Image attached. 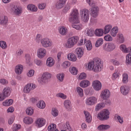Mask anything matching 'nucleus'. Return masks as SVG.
I'll return each mask as SVG.
<instances>
[{
	"mask_svg": "<svg viewBox=\"0 0 131 131\" xmlns=\"http://www.w3.org/2000/svg\"><path fill=\"white\" fill-rule=\"evenodd\" d=\"M88 64V68L89 70L96 72L100 71L102 66L101 59L97 57L94 58L93 61L89 62Z\"/></svg>",
	"mask_w": 131,
	"mask_h": 131,
	"instance_id": "obj_1",
	"label": "nucleus"
},
{
	"mask_svg": "<svg viewBox=\"0 0 131 131\" xmlns=\"http://www.w3.org/2000/svg\"><path fill=\"white\" fill-rule=\"evenodd\" d=\"M78 13L77 9H73L70 14L69 21L70 22L78 23L79 22L78 17Z\"/></svg>",
	"mask_w": 131,
	"mask_h": 131,
	"instance_id": "obj_2",
	"label": "nucleus"
},
{
	"mask_svg": "<svg viewBox=\"0 0 131 131\" xmlns=\"http://www.w3.org/2000/svg\"><path fill=\"white\" fill-rule=\"evenodd\" d=\"M110 113L108 110L106 109L102 110L97 114V117L101 121H104L108 119Z\"/></svg>",
	"mask_w": 131,
	"mask_h": 131,
	"instance_id": "obj_3",
	"label": "nucleus"
},
{
	"mask_svg": "<svg viewBox=\"0 0 131 131\" xmlns=\"http://www.w3.org/2000/svg\"><path fill=\"white\" fill-rule=\"evenodd\" d=\"M79 40L78 36H74L69 38L65 44V46L67 48H70L72 47L76 44Z\"/></svg>",
	"mask_w": 131,
	"mask_h": 131,
	"instance_id": "obj_4",
	"label": "nucleus"
},
{
	"mask_svg": "<svg viewBox=\"0 0 131 131\" xmlns=\"http://www.w3.org/2000/svg\"><path fill=\"white\" fill-rule=\"evenodd\" d=\"M80 11L82 20L85 22H87L89 19V11L85 9L81 10Z\"/></svg>",
	"mask_w": 131,
	"mask_h": 131,
	"instance_id": "obj_5",
	"label": "nucleus"
},
{
	"mask_svg": "<svg viewBox=\"0 0 131 131\" xmlns=\"http://www.w3.org/2000/svg\"><path fill=\"white\" fill-rule=\"evenodd\" d=\"M51 77V74L48 72L44 73L41 77V79L38 80L39 82L41 84L42 83H46L50 81Z\"/></svg>",
	"mask_w": 131,
	"mask_h": 131,
	"instance_id": "obj_6",
	"label": "nucleus"
},
{
	"mask_svg": "<svg viewBox=\"0 0 131 131\" xmlns=\"http://www.w3.org/2000/svg\"><path fill=\"white\" fill-rule=\"evenodd\" d=\"M10 12L14 14L17 16L20 15L22 13V8L17 6L13 5L10 10Z\"/></svg>",
	"mask_w": 131,
	"mask_h": 131,
	"instance_id": "obj_7",
	"label": "nucleus"
},
{
	"mask_svg": "<svg viewBox=\"0 0 131 131\" xmlns=\"http://www.w3.org/2000/svg\"><path fill=\"white\" fill-rule=\"evenodd\" d=\"M103 49L105 51L111 52L114 50L116 48V45L113 42L106 43L103 45Z\"/></svg>",
	"mask_w": 131,
	"mask_h": 131,
	"instance_id": "obj_8",
	"label": "nucleus"
},
{
	"mask_svg": "<svg viewBox=\"0 0 131 131\" xmlns=\"http://www.w3.org/2000/svg\"><path fill=\"white\" fill-rule=\"evenodd\" d=\"M42 46L45 48L51 46L52 45V42L51 40L47 38H43L40 40Z\"/></svg>",
	"mask_w": 131,
	"mask_h": 131,
	"instance_id": "obj_9",
	"label": "nucleus"
},
{
	"mask_svg": "<svg viewBox=\"0 0 131 131\" xmlns=\"http://www.w3.org/2000/svg\"><path fill=\"white\" fill-rule=\"evenodd\" d=\"M46 53V50L43 48H39L37 50V54L38 57L40 59L43 58Z\"/></svg>",
	"mask_w": 131,
	"mask_h": 131,
	"instance_id": "obj_10",
	"label": "nucleus"
},
{
	"mask_svg": "<svg viewBox=\"0 0 131 131\" xmlns=\"http://www.w3.org/2000/svg\"><path fill=\"white\" fill-rule=\"evenodd\" d=\"M35 84H27L25 87L23 91L25 93H29L30 91L36 88Z\"/></svg>",
	"mask_w": 131,
	"mask_h": 131,
	"instance_id": "obj_11",
	"label": "nucleus"
},
{
	"mask_svg": "<svg viewBox=\"0 0 131 131\" xmlns=\"http://www.w3.org/2000/svg\"><path fill=\"white\" fill-rule=\"evenodd\" d=\"M97 101V99L95 97L91 96L86 99L85 103L87 105H91L96 103Z\"/></svg>",
	"mask_w": 131,
	"mask_h": 131,
	"instance_id": "obj_12",
	"label": "nucleus"
},
{
	"mask_svg": "<svg viewBox=\"0 0 131 131\" xmlns=\"http://www.w3.org/2000/svg\"><path fill=\"white\" fill-rule=\"evenodd\" d=\"M110 96V93L109 90L105 89L102 91L101 95V97L103 100L108 99Z\"/></svg>",
	"mask_w": 131,
	"mask_h": 131,
	"instance_id": "obj_13",
	"label": "nucleus"
},
{
	"mask_svg": "<svg viewBox=\"0 0 131 131\" xmlns=\"http://www.w3.org/2000/svg\"><path fill=\"white\" fill-rule=\"evenodd\" d=\"M92 86L95 90L98 91L101 89L102 84L99 81L95 80L93 82Z\"/></svg>",
	"mask_w": 131,
	"mask_h": 131,
	"instance_id": "obj_14",
	"label": "nucleus"
},
{
	"mask_svg": "<svg viewBox=\"0 0 131 131\" xmlns=\"http://www.w3.org/2000/svg\"><path fill=\"white\" fill-rule=\"evenodd\" d=\"M67 0H58L55 4L56 8L58 9L62 8L65 5Z\"/></svg>",
	"mask_w": 131,
	"mask_h": 131,
	"instance_id": "obj_15",
	"label": "nucleus"
},
{
	"mask_svg": "<svg viewBox=\"0 0 131 131\" xmlns=\"http://www.w3.org/2000/svg\"><path fill=\"white\" fill-rule=\"evenodd\" d=\"M91 15L95 18L99 14V9L96 6L92 7L91 9Z\"/></svg>",
	"mask_w": 131,
	"mask_h": 131,
	"instance_id": "obj_16",
	"label": "nucleus"
},
{
	"mask_svg": "<svg viewBox=\"0 0 131 131\" xmlns=\"http://www.w3.org/2000/svg\"><path fill=\"white\" fill-rule=\"evenodd\" d=\"M121 93L124 95H126L129 93L130 89V87L125 85L122 86L120 88Z\"/></svg>",
	"mask_w": 131,
	"mask_h": 131,
	"instance_id": "obj_17",
	"label": "nucleus"
},
{
	"mask_svg": "<svg viewBox=\"0 0 131 131\" xmlns=\"http://www.w3.org/2000/svg\"><path fill=\"white\" fill-rule=\"evenodd\" d=\"M120 48L123 52L125 53H129L131 52V47L127 48L126 45L124 44L120 45Z\"/></svg>",
	"mask_w": 131,
	"mask_h": 131,
	"instance_id": "obj_18",
	"label": "nucleus"
},
{
	"mask_svg": "<svg viewBox=\"0 0 131 131\" xmlns=\"http://www.w3.org/2000/svg\"><path fill=\"white\" fill-rule=\"evenodd\" d=\"M23 70V66L21 64H18L16 66L15 69L16 73L18 74L21 73Z\"/></svg>",
	"mask_w": 131,
	"mask_h": 131,
	"instance_id": "obj_19",
	"label": "nucleus"
},
{
	"mask_svg": "<svg viewBox=\"0 0 131 131\" xmlns=\"http://www.w3.org/2000/svg\"><path fill=\"white\" fill-rule=\"evenodd\" d=\"M10 93V87H6L4 88L2 92V93L6 97L9 96Z\"/></svg>",
	"mask_w": 131,
	"mask_h": 131,
	"instance_id": "obj_20",
	"label": "nucleus"
},
{
	"mask_svg": "<svg viewBox=\"0 0 131 131\" xmlns=\"http://www.w3.org/2000/svg\"><path fill=\"white\" fill-rule=\"evenodd\" d=\"M78 58H80L83 56V52L82 48H78L75 50Z\"/></svg>",
	"mask_w": 131,
	"mask_h": 131,
	"instance_id": "obj_21",
	"label": "nucleus"
},
{
	"mask_svg": "<svg viewBox=\"0 0 131 131\" xmlns=\"http://www.w3.org/2000/svg\"><path fill=\"white\" fill-rule=\"evenodd\" d=\"M8 22V18L6 16H2L0 17V24L6 25Z\"/></svg>",
	"mask_w": 131,
	"mask_h": 131,
	"instance_id": "obj_22",
	"label": "nucleus"
},
{
	"mask_svg": "<svg viewBox=\"0 0 131 131\" xmlns=\"http://www.w3.org/2000/svg\"><path fill=\"white\" fill-rule=\"evenodd\" d=\"M45 121L43 118H39L36 122V123L38 127H40L43 126L45 124Z\"/></svg>",
	"mask_w": 131,
	"mask_h": 131,
	"instance_id": "obj_23",
	"label": "nucleus"
},
{
	"mask_svg": "<svg viewBox=\"0 0 131 131\" xmlns=\"http://www.w3.org/2000/svg\"><path fill=\"white\" fill-rule=\"evenodd\" d=\"M59 32L61 35H65L68 32V30L65 27L62 26L60 27Z\"/></svg>",
	"mask_w": 131,
	"mask_h": 131,
	"instance_id": "obj_24",
	"label": "nucleus"
},
{
	"mask_svg": "<svg viewBox=\"0 0 131 131\" xmlns=\"http://www.w3.org/2000/svg\"><path fill=\"white\" fill-rule=\"evenodd\" d=\"M54 60L51 58H48L47 60L46 65L48 67H51L54 64Z\"/></svg>",
	"mask_w": 131,
	"mask_h": 131,
	"instance_id": "obj_25",
	"label": "nucleus"
},
{
	"mask_svg": "<svg viewBox=\"0 0 131 131\" xmlns=\"http://www.w3.org/2000/svg\"><path fill=\"white\" fill-rule=\"evenodd\" d=\"M125 63L126 65L131 66V52L126 55Z\"/></svg>",
	"mask_w": 131,
	"mask_h": 131,
	"instance_id": "obj_26",
	"label": "nucleus"
},
{
	"mask_svg": "<svg viewBox=\"0 0 131 131\" xmlns=\"http://www.w3.org/2000/svg\"><path fill=\"white\" fill-rule=\"evenodd\" d=\"M110 126L108 125L101 124L98 126L97 129L99 130H104L108 129Z\"/></svg>",
	"mask_w": 131,
	"mask_h": 131,
	"instance_id": "obj_27",
	"label": "nucleus"
},
{
	"mask_svg": "<svg viewBox=\"0 0 131 131\" xmlns=\"http://www.w3.org/2000/svg\"><path fill=\"white\" fill-rule=\"evenodd\" d=\"M117 41L119 43H123L124 41V38L123 35L121 33L118 34L117 36Z\"/></svg>",
	"mask_w": 131,
	"mask_h": 131,
	"instance_id": "obj_28",
	"label": "nucleus"
},
{
	"mask_svg": "<svg viewBox=\"0 0 131 131\" xmlns=\"http://www.w3.org/2000/svg\"><path fill=\"white\" fill-rule=\"evenodd\" d=\"M90 85L89 81L86 80H83L81 81L80 84V86L82 88H85Z\"/></svg>",
	"mask_w": 131,
	"mask_h": 131,
	"instance_id": "obj_29",
	"label": "nucleus"
},
{
	"mask_svg": "<svg viewBox=\"0 0 131 131\" xmlns=\"http://www.w3.org/2000/svg\"><path fill=\"white\" fill-rule=\"evenodd\" d=\"M64 106L65 107L69 110H71L70 107L71 105V103L70 100H66L64 102Z\"/></svg>",
	"mask_w": 131,
	"mask_h": 131,
	"instance_id": "obj_30",
	"label": "nucleus"
},
{
	"mask_svg": "<svg viewBox=\"0 0 131 131\" xmlns=\"http://www.w3.org/2000/svg\"><path fill=\"white\" fill-rule=\"evenodd\" d=\"M27 8L28 9L32 12H36L37 10V7L34 5L29 4L27 5Z\"/></svg>",
	"mask_w": 131,
	"mask_h": 131,
	"instance_id": "obj_31",
	"label": "nucleus"
},
{
	"mask_svg": "<svg viewBox=\"0 0 131 131\" xmlns=\"http://www.w3.org/2000/svg\"><path fill=\"white\" fill-rule=\"evenodd\" d=\"M67 58L68 60L73 61H75L77 60L76 56L73 53L69 54L67 56Z\"/></svg>",
	"mask_w": 131,
	"mask_h": 131,
	"instance_id": "obj_32",
	"label": "nucleus"
},
{
	"mask_svg": "<svg viewBox=\"0 0 131 131\" xmlns=\"http://www.w3.org/2000/svg\"><path fill=\"white\" fill-rule=\"evenodd\" d=\"M36 105L38 108L41 109L44 108L46 106L45 103L42 100L39 101Z\"/></svg>",
	"mask_w": 131,
	"mask_h": 131,
	"instance_id": "obj_33",
	"label": "nucleus"
},
{
	"mask_svg": "<svg viewBox=\"0 0 131 131\" xmlns=\"http://www.w3.org/2000/svg\"><path fill=\"white\" fill-rule=\"evenodd\" d=\"M103 33V30L102 29H96L95 31V34L97 36H102Z\"/></svg>",
	"mask_w": 131,
	"mask_h": 131,
	"instance_id": "obj_34",
	"label": "nucleus"
},
{
	"mask_svg": "<svg viewBox=\"0 0 131 131\" xmlns=\"http://www.w3.org/2000/svg\"><path fill=\"white\" fill-rule=\"evenodd\" d=\"M13 101L11 99H8L6 100L5 102L2 103L3 105L4 106H8L12 104Z\"/></svg>",
	"mask_w": 131,
	"mask_h": 131,
	"instance_id": "obj_35",
	"label": "nucleus"
},
{
	"mask_svg": "<svg viewBox=\"0 0 131 131\" xmlns=\"http://www.w3.org/2000/svg\"><path fill=\"white\" fill-rule=\"evenodd\" d=\"M24 122L26 124H30L32 123L33 120L32 118L30 117H25L23 119Z\"/></svg>",
	"mask_w": 131,
	"mask_h": 131,
	"instance_id": "obj_36",
	"label": "nucleus"
},
{
	"mask_svg": "<svg viewBox=\"0 0 131 131\" xmlns=\"http://www.w3.org/2000/svg\"><path fill=\"white\" fill-rule=\"evenodd\" d=\"M112 28V26L110 25L106 26L104 28V34H106L108 33L111 30Z\"/></svg>",
	"mask_w": 131,
	"mask_h": 131,
	"instance_id": "obj_37",
	"label": "nucleus"
},
{
	"mask_svg": "<svg viewBox=\"0 0 131 131\" xmlns=\"http://www.w3.org/2000/svg\"><path fill=\"white\" fill-rule=\"evenodd\" d=\"M94 30L93 28L88 29L86 31V34L88 36H92L93 35Z\"/></svg>",
	"mask_w": 131,
	"mask_h": 131,
	"instance_id": "obj_38",
	"label": "nucleus"
},
{
	"mask_svg": "<svg viewBox=\"0 0 131 131\" xmlns=\"http://www.w3.org/2000/svg\"><path fill=\"white\" fill-rule=\"evenodd\" d=\"M76 91L78 95L81 97H82L83 95V90L79 87H78L76 89Z\"/></svg>",
	"mask_w": 131,
	"mask_h": 131,
	"instance_id": "obj_39",
	"label": "nucleus"
},
{
	"mask_svg": "<svg viewBox=\"0 0 131 131\" xmlns=\"http://www.w3.org/2000/svg\"><path fill=\"white\" fill-rule=\"evenodd\" d=\"M85 43H86L85 46L86 48L88 50H90L92 48V46L91 41L88 40L86 42H85Z\"/></svg>",
	"mask_w": 131,
	"mask_h": 131,
	"instance_id": "obj_40",
	"label": "nucleus"
},
{
	"mask_svg": "<svg viewBox=\"0 0 131 131\" xmlns=\"http://www.w3.org/2000/svg\"><path fill=\"white\" fill-rule=\"evenodd\" d=\"M111 31L112 35L114 37L116 36V34L118 31V29L114 27L112 29Z\"/></svg>",
	"mask_w": 131,
	"mask_h": 131,
	"instance_id": "obj_41",
	"label": "nucleus"
},
{
	"mask_svg": "<svg viewBox=\"0 0 131 131\" xmlns=\"http://www.w3.org/2000/svg\"><path fill=\"white\" fill-rule=\"evenodd\" d=\"M26 112L27 114L31 115L33 113L34 111L31 107H29L26 109Z\"/></svg>",
	"mask_w": 131,
	"mask_h": 131,
	"instance_id": "obj_42",
	"label": "nucleus"
},
{
	"mask_svg": "<svg viewBox=\"0 0 131 131\" xmlns=\"http://www.w3.org/2000/svg\"><path fill=\"white\" fill-rule=\"evenodd\" d=\"M103 39L102 38H99L96 41L95 44V46L96 47H98L102 44Z\"/></svg>",
	"mask_w": 131,
	"mask_h": 131,
	"instance_id": "obj_43",
	"label": "nucleus"
},
{
	"mask_svg": "<svg viewBox=\"0 0 131 131\" xmlns=\"http://www.w3.org/2000/svg\"><path fill=\"white\" fill-rule=\"evenodd\" d=\"M69 71L71 73L74 75H76L77 74L78 70L76 68L74 67L70 68Z\"/></svg>",
	"mask_w": 131,
	"mask_h": 131,
	"instance_id": "obj_44",
	"label": "nucleus"
},
{
	"mask_svg": "<svg viewBox=\"0 0 131 131\" xmlns=\"http://www.w3.org/2000/svg\"><path fill=\"white\" fill-rule=\"evenodd\" d=\"M64 74L63 73H59L57 75V77L58 79L61 82H62L63 79Z\"/></svg>",
	"mask_w": 131,
	"mask_h": 131,
	"instance_id": "obj_45",
	"label": "nucleus"
},
{
	"mask_svg": "<svg viewBox=\"0 0 131 131\" xmlns=\"http://www.w3.org/2000/svg\"><path fill=\"white\" fill-rule=\"evenodd\" d=\"M0 46L3 49H6L7 47L6 42L3 41H0Z\"/></svg>",
	"mask_w": 131,
	"mask_h": 131,
	"instance_id": "obj_46",
	"label": "nucleus"
},
{
	"mask_svg": "<svg viewBox=\"0 0 131 131\" xmlns=\"http://www.w3.org/2000/svg\"><path fill=\"white\" fill-rule=\"evenodd\" d=\"M104 106V103H100L96 106L95 110L96 111H98L101 108L103 107Z\"/></svg>",
	"mask_w": 131,
	"mask_h": 131,
	"instance_id": "obj_47",
	"label": "nucleus"
},
{
	"mask_svg": "<svg viewBox=\"0 0 131 131\" xmlns=\"http://www.w3.org/2000/svg\"><path fill=\"white\" fill-rule=\"evenodd\" d=\"M74 23V24L72 25V26L73 28H75L76 29L78 30H80L81 29L82 27L81 25H75V24L77 23Z\"/></svg>",
	"mask_w": 131,
	"mask_h": 131,
	"instance_id": "obj_48",
	"label": "nucleus"
},
{
	"mask_svg": "<svg viewBox=\"0 0 131 131\" xmlns=\"http://www.w3.org/2000/svg\"><path fill=\"white\" fill-rule=\"evenodd\" d=\"M66 127H65V131H73L72 128H71L68 122H67L66 123Z\"/></svg>",
	"mask_w": 131,
	"mask_h": 131,
	"instance_id": "obj_49",
	"label": "nucleus"
},
{
	"mask_svg": "<svg viewBox=\"0 0 131 131\" xmlns=\"http://www.w3.org/2000/svg\"><path fill=\"white\" fill-rule=\"evenodd\" d=\"M46 4L45 3H41L39 4L38 5V8L40 9H43L45 7Z\"/></svg>",
	"mask_w": 131,
	"mask_h": 131,
	"instance_id": "obj_50",
	"label": "nucleus"
},
{
	"mask_svg": "<svg viewBox=\"0 0 131 131\" xmlns=\"http://www.w3.org/2000/svg\"><path fill=\"white\" fill-rule=\"evenodd\" d=\"M25 57L26 63L30 64L31 58L30 55L28 54H26L25 55Z\"/></svg>",
	"mask_w": 131,
	"mask_h": 131,
	"instance_id": "obj_51",
	"label": "nucleus"
},
{
	"mask_svg": "<svg viewBox=\"0 0 131 131\" xmlns=\"http://www.w3.org/2000/svg\"><path fill=\"white\" fill-rule=\"evenodd\" d=\"M56 125L54 124H52L49 126L48 127V130L51 131L54 129L56 128Z\"/></svg>",
	"mask_w": 131,
	"mask_h": 131,
	"instance_id": "obj_52",
	"label": "nucleus"
},
{
	"mask_svg": "<svg viewBox=\"0 0 131 131\" xmlns=\"http://www.w3.org/2000/svg\"><path fill=\"white\" fill-rule=\"evenodd\" d=\"M52 114L54 117L57 116L58 114V110L55 108H52Z\"/></svg>",
	"mask_w": 131,
	"mask_h": 131,
	"instance_id": "obj_53",
	"label": "nucleus"
},
{
	"mask_svg": "<svg viewBox=\"0 0 131 131\" xmlns=\"http://www.w3.org/2000/svg\"><path fill=\"white\" fill-rule=\"evenodd\" d=\"M114 117L117 118V119H118L119 122L121 124H122L123 122V118L118 115L116 114L115 115Z\"/></svg>",
	"mask_w": 131,
	"mask_h": 131,
	"instance_id": "obj_54",
	"label": "nucleus"
},
{
	"mask_svg": "<svg viewBox=\"0 0 131 131\" xmlns=\"http://www.w3.org/2000/svg\"><path fill=\"white\" fill-rule=\"evenodd\" d=\"M70 65V63L69 61H65L63 62L62 66L64 68H65L69 67Z\"/></svg>",
	"mask_w": 131,
	"mask_h": 131,
	"instance_id": "obj_55",
	"label": "nucleus"
},
{
	"mask_svg": "<svg viewBox=\"0 0 131 131\" xmlns=\"http://www.w3.org/2000/svg\"><path fill=\"white\" fill-rule=\"evenodd\" d=\"M104 39L106 41H111L113 40L112 37L109 35H107L104 36Z\"/></svg>",
	"mask_w": 131,
	"mask_h": 131,
	"instance_id": "obj_56",
	"label": "nucleus"
},
{
	"mask_svg": "<svg viewBox=\"0 0 131 131\" xmlns=\"http://www.w3.org/2000/svg\"><path fill=\"white\" fill-rule=\"evenodd\" d=\"M128 76L127 74H125L123 75V81L124 83H126L128 82Z\"/></svg>",
	"mask_w": 131,
	"mask_h": 131,
	"instance_id": "obj_57",
	"label": "nucleus"
},
{
	"mask_svg": "<svg viewBox=\"0 0 131 131\" xmlns=\"http://www.w3.org/2000/svg\"><path fill=\"white\" fill-rule=\"evenodd\" d=\"M85 93L87 95H91L93 94V92L92 89H87L85 91Z\"/></svg>",
	"mask_w": 131,
	"mask_h": 131,
	"instance_id": "obj_58",
	"label": "nucleus"
},
{
	"mask_svg": "<svg viewBox=\"0 0 131 131\" xmlns=\"http://www.w3.org/2000/svg\"><path fill=\"white\" fill-rule=\"evenodd\" d=\"M86 77V75L84 73H82L80 75L79 77V79L81 80L85 79Z\"/></svg>",
	"mask_w": 131,
	"mask_h": 131,
	"instance_id": "obj_59",
	"label": "nucleus"
},
{
	"mask_svg": "<svg viewBox=\"0 0 131 131\" xmlns=\"http://www.w3.org/2000/svg\"><path fill=\"white\" fill-rule=\"evenodd\" d=\"M111 61L113 63V64L115 66H118L120 64L119 62L117 60L114 59H112Z\"/></svg>",
	"mask_w": 131,
	"mask_h": 131,
	"instance_id": "obj_60",
	"label": "nucleus"
},
{
	"mask_svg": "<svg viewBox=\"0 0 131 131\" xmlns=\"http://www.w3.org/2000/svg\"><path fill=\"white\" fill-rule=\"evenodd\" d=\"M35 61V63L38 66H40L42 65V62L40 60L36 59Z\"/></svg>",
	"mask_w": 131,
	"mask_h": 131,
	"instance_id": "obj_61",
	"label": "nucleus"
},
{
	"mask_svg": "<svg viewBox=\"0 0 131 131\" xmlns=\"http://www.w3.org/2000/svg\"><path fill=\"white\" fill-rule=\"evenodd\" d=\"M34 73V71L33 70H31L29 71L27 75L29 77H31L32 76Z\"/></svg>",
	"mask_w": 131,
	"mask_h": 131,
	"instance_id": "obj_62",
	"label": "nucleus"
},
{
	"mask_svg": "<svg viewBox=\"0 0 131 131\" xmlns=\"http://www.w3.org/2000/svg\"><path fill=\"white\" fill-rule=\"evenodd\" d=\"M59 97L62 98V99H65L67 98L66 95H65L63 93H59L58 94Z\"/></svg>",
	"mask_w": 131,
	"mask_h": 131,
	"instance_id": "obj_63",
	"label": "nucleus"
},
{
	"mask_svg": "<svg viewBox=\"0 0 131 131\" xmlns=\"http://www.w3.org/2000/svg\"><path fill=\"white\" fill-rule=\"evenodd\" d=\"M118 72L117 70L115 71V72L113 73L112 76L113 78L114 79H116L119 76L118 73Z\"/></svg>",
	"mask_w": 131,
	"mask_h": 131,
	"instance_id": "obj_64",
	"label": "nucleus"
}]
</instances>
